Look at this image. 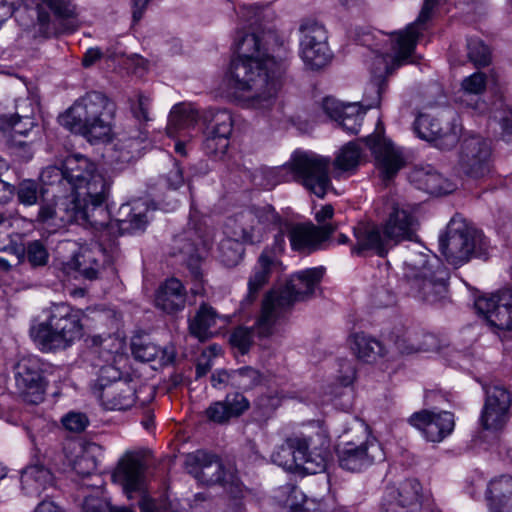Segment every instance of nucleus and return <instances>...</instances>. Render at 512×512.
Masks as SVG:
<instances>
[{
    "instance_id": "51",
    "label": "nucleus",
    "mask_w": 512,
    "mask_h": 512,
    "mask_svg": "<svg viewBox=\"0 0 512 512\" xmlns=\"http://www.w3.org/2000/svg\"><path fill=\"white\" fill-rule=\"evenodd\" d=\"M263 381V376L257 369L246 366L231 371V386L248 391L259 386Z\"/></svg>"
},
{
    "instance_id": "31",
    "label": "nucleus",
    "mask_w": 512,
    "mask_h": 512,
    "mask_svg": "<svg viewBox=\"0 0 512 512\" xmlns=\"http://www.w3.org/2000/svg\"><path fill=\"white\" fill-rule=\"evenodd\" d=\"M249 408V401L240 393L227 395L221 401L212 402L205 410L207 419L216 424H226Z\"/></svg>"
},
{
    "instance_id": "50",
    "label": "nucleus",
    "mask_w": 512,
    "mask_h": 512,
    "mask_svg": "<svg viewBox=\"0 0 512 512\" xmlns=\"http://www.w3.org/2000/svg\"><path fill=\"white\" fill-rule=\"evenodd\" d=\"M241 239L228 237L219 244V259L227 267H234L240 263L244 254Z\"/></svg>"
},
{
    "instance_id": "49",
    "label": "nucleus",
    "mask_w": 512,
    "mask_h": 512,
    "mask_svg": "<svg viewBox=\"0 0 512 512\" xmlns=\"http://www.w3.org/2000/svg\"><path fill=\"white\" fill-rule=\"evenodd\" d=\"M318 36V47H307L300 50V55L307 67L312 70H317L324 67L331 59V52L327 43H323V35Z\"/></svg>"
},
{
    "instance_id": "34",
    "label": "nucleus",
    "mask_w": 512,
    "mask_h": 512,
    "mask_svg": "<svg viewBox=\"0 0 512 512\" xmlns=\"http://www.w3.org/2000/svg\"><path fill=\"white\" fill-rule=\"evenodd\" d=\"M410 182L419 190L432 195L448 194L454 186L432 167L415 168L409 175Z\"/></svg>"
},
{
    "instance_id": "64",
    "label": "nucleus",
    "mask_w": 512,
    "mask_h": 512,
    "mask_svg": "<svg viewBox=\"0 0 512 512\" xmlns=\"http://www.w3.org/2000/svg\"><path fill=\"white\" fill-rule=\"evenodd\" d=\"M141 512H172L170 504L166 500L155 501L143 496L139 502Z\"/></svg>"
},
{
    "instance_id": "6",
    "label": "nucleus",
    "mask_w": 512,
    "mask_h": 512,
    "mask_svg": "<svg viewBox=\"0 0 512 512\" xmlns=\"http://www.w3.org/2000/svg\"><path fill=\"white\" fill-rule=\"evenodd\" d=\"M411 269L407 275L409 295L431 305L447 299L449 273L435 256L418 252L405 260Z\"/></svg>"
},
{
    "instance_id": "40",
    "label": "nucleus",
    "mask_w": 512,
    "mask_h": 512,
    "mask_svg": "<svg viewBox=\"0 0 512 512\" xmlns=\"http://www.w3.org/2000/svg\"><path fill=\"white\" fill-rule=\"evenodd\" d=\"M47 187L42 190V196L51 194L52 202L44 201L38 211L37 221L41 223H53L59 220L62 223H71L68 195L62 193V197H55L51 192H46Z\"/></svg>"
},
{
    "instance_id": "60",
    "label": "nucleus",
    "mask_w": 512,
    "mask_h": 512,
    "mask_svg": "<svg viewBox=\"0 0 512 512\" xmlns=\"http://www.w3.org/2000/svg\"><path fill=\"white\" fill-rule=\"evenodd\" d=\"M62 424L67 430L80 433L89 425V419L84 413L69 412L62 418Z\"/></svg>"
},
{
    "instance_id": "61",
    "label": "nucleus",
    "mask_w": 512,
    "mask_h": 512,
    "mask_svg": "<svg viewBox=\"0 0 512 512\" xmlns=\"http://www.w3.org/2000/svg\"><path fill=\"white\" fill-rule=\"evenodd\" d=\"M140 156L139 148L137 147H133L131 150L121 149L120 140L118 139L117 143L114 145L111 158L115 163L124 165L129 164Z\"/></svg>"
},
{
    "instance_id": "38",
    "label": "nucleus",
    "mask_w": 512,
    "mask_h": 512,
    "mask_svg": "<svg viewBox=\"0 0 512 512\" xmlns=\"http://www.w3.org/2000/svg\"><path fill=\"white\" fill-rule=\"evenodd\" d=\"M487 86V77L482 72H475L465 77L461 83L462 96L461 102L470 106L480 113L486 109V104L481 100V95L485 92Z\"/></svg>"
},
{
    "instance_id": "63",
    "label": "nucleus",
    "mask_w": 512,
    "mask_h": 512,
    "mask_svg": "<svg viewBox=\"0 0 512 512\" xmlns=\"http://www.w3.org/2000/svg\"><path fill=\"white\" fill-rule=\"evenodd\" d=\"M494 119L499 122L506 141L512 142V110L503 109L494 112Z\"/></svg>"
},
{
    "instance_id": "56",
    "label": "nucleus",
    "mask_w": 512,
    "mask_h": 512,
    "mask_svg": "<svg viewBox=\"0 0 512 512\" xmlns=\"http://www.w3.org/2000/svg\"><path fill=\"white\" fill-rule=\"evenodd\" d=\"M300 31L302 33V38L300 41L301 49H306L307 47H318V39L317 34L321 33L323 35V43H327V33L325 28L316 23V22H306L300 26Z\"/></svg>"
},
{
    "instance_id": "7",
    "label": "nucleus",
    "mask_w": 512,
    "mask_h": 512,
    "mask_svg": "<svg viewBox=\"0 0 512 512\" xmlns=\"http://www.w3.org/2000/svg\"><path fill=\"white\" fill-rule=\"evenodd\" d=\"M337 455L340 467L351 472H361L385 458L369 426L358 419L345 431Z\"/></svg>"
},
{
    "instance_id": "17",
    "label": "nucleus",
    "mask_w": 512,
    "mask_h": 512,
    "mask_svg": "<svg viewBox=\"0 0 512 512\" xmlns=\"http://www.w3.org/2000/svg\"><path fill=\"white\" fill-rule=\"evenodd\" d=\"M202 121L208 133L204 141L206 153L214 157L224 155L229 147L233 127L230 112L225 109H207L202 113Z\"/></svg>"
},
{
    "instance_id": "13",
    "label": "nucleus",
    "mask_w": 512,
    "mask_h": 512,
    "mask_svg": "<svg viewBox=\"0 0 512 512\" xmlns=\"http://www.w3.org/2000/svg\"><path fill=\"white\" fill-rule=\"evenodd\" d=\"M278 218L271 205L250 207L229 218L226 229L232 237L254 244L262 240L266 228L276 223Z\"/></svg>"
},
{
    "instance_id": "8",
    "label": "nucleus",
    "mask_w": 512,
    "mask_h": 512,
    "mask_svg": "<svg viewBox=\"0 0 512 512\" xmlns=\"http://www.w3.org/2000/svg\"><path fill=\"white\" fill-rule=\"evenodd\" d=\"M81 314L66 303L53 304L45 322L32 330L43 351L65 349L82 336Z\"/></svg>"
},
{
    "instance_id": "41",
    "label": "nucleus",
    "mask_w": 512,
    "mask_h": 512,
    "mask_svg": "<svg viewBox=\"0 0 512 512\" xmlns=\"http://www.w3.org/2000/svg\"><path fill=\"white\" fill-rule=\"evenodd\" d=\"M131 348L135 359L142 362L158 359L161 365H169L173 363L176 356L174 346L167 345L164 348H159L156 344L142 339L134 340Z\"/></svg>"
},
{
    "instance_id": "30",
    "label": "nucleus",
    "mask_w": 512,
    "mask_h": 512,
    "mask_svg": "<svg viewBox=\"0 0 512 512\" xmlns=\"http://www.w3.org/2000/svg\"><path fill=\"white\" fill-rule=\"evenodd\" d=\"M307 449L298 453V466L308 474H317L325 470L329 457V443L321 435L305 438Z\"/></svg>"
},
{
    "instance_id": "53",
    "label": "nucleus",
    "mask_w": 512,
    "mask_h": 512,
    "mask_svg": "<svg viewBox=\"0 0 512 512\" xmlns=\"http://www.w3.org/2000/svg\"><path fill=\"white\" fill-rule=\"evenodd\" d=\"M285 165L280 167H258L251 173V181L255 186L269 190L281 182V172Z\"/></svg>"
},
{
    "instance_id": "43",
    "label": "nucleus",
    "mask_w": 512,
    "mask_h": 512,
    "mask_svg": "<svg viewBox=\"0 0 512 512\" xmlns=\"http://www.w3.org/2000/svg\"><path fill=\"white\" fill-rule=\"evenodd\" d=\"M273 263L274 257L268 251H263L248 280V294L244 300L248 304L256 299L259 291L268 282Z\"/></svg>"
},
{
    "instance_id": "25",
    "label": "nucleus",
    "mask_w": 512,
    "mask_h": 512,
    "mask_svg": "<svg viewBox=\"0 0 512 512\" xmlns=\"http://www.w3.org/2000/svg\"><path fill=\"white\" fill-rule=\"evenodd\" d=\"M144 469L140 456L127 452L118 461L112 473V480L131 498L132 493L141 491L144 487Z\"/></svg>"
},
{
    "instance_id": "35",
    "label": "nucleus",
    "mask_w": 512,
    "mask_h": 512,
    "mask_svg": "<svg viewBox=\"0 0 512 512\" xmlns=\"http://www.w3.org/2000/svg\"><path fill=\"white\" fill-rule=\"evenodd\" d=\"M148 211L147 203L142 200L122 204L117 212L120 229L131 233L144 231L148 224Z\"/></svg>"
},
{
    "instance_id": "45",
    "label": "nucleus",
    "mask_w": 512,
    "mask_h": 512,
    "mask_svg": "<svg viewBox=\"0 0 512 512\" xmlns=\"http://www.w3.org/2000/svg\"><path fill=\"white\" fill-rule=\"evenodd\" d=\"M102 256L99 248L97 250L83 248L79 253L74 255L68 265L85 278L93 280L98 277L100 272L101 263L99 257Z\"/></svg>"
},
{
    "instance_id": "4",
    "label": "nucleus",
    "mask_w": 512,
    "mask_h": 512,
    "mask_svg": "<svg viewBox=\"0 0 512 512\" xmlns=\"http://www.w3.org/2000/svg\"><path fill=\"white\" fill-rule=\"evenodd\" d=\"M115 111L116 105L107 95L91 91L77 99L59 122L90 143L106 142L111 137Z\"/></svg>"
},
{
    "instance_id": "18",
    "label": "nucleus",
    "mask_w": 512,
    "mask_h": 512,
    "mask_svg": "<svg viewBox=\"0 0 512 512\" xmlns=\"http://www.w3.org/2000/svg\"><path fill=\"white\" fill-rule=\"evenodd\" d=\"M421 484L417 479H406L398 484L386 485L381 502V512H419Z\"/></svg>"
},
{
    "instance_id": "55",
    "label": "nucleus",
    "mask_w": 512,
    "mask_h": 512,
    "mask_svg": "<svg viewBox=\"0 0 512 512\" xmlns=\"http://www.w3.org/2000/svg\"><path fill=\"white\" fill-rule=\"evenodd\" d=\"M467 49L469 60L476 67H484L490 64L491 52L484 42L477 38H469L467 40Z\"/></svg>"
},
{
    "instance_id": "62",
    "label": "nucleus",
    "mask_w": 512,
    "mask_h": 512,
    "mask_svg": "<svg viewBox=\"0 0 512 512\" xmlns=\"http://www.w3.org/2000/svg\"><path fill=\"white\" fill-rule=\"evenodd\" d=\"M71 466L72 469L82 477L90 475L96 469L94 460L85 453L78 455L72 460Z\"/></svg>"
},
{
    "instance_id": "27",
    "label": "nucleus",
    "mask_w": 512,
    "mask_h": 512,
    "mask_svg": "<svg viewBox=\"0 0 512 512\" xmlns=\"http://www.w3.org/2000/svg\"><path fill=\"white\" fill-rule=\"evenodd\" d=\"M365 141L384 178L390 179L404 166L401 153L380 133L368 136Z\"/></svg>"
},
{
    "instance_id": "15",
    "label": "nucleus",
    "mask_w": 512,
    "mask_h": 512,
    "mask_svg": "<svg viewBox=\"0 0 512 512\" xmlns=\"http://www.w3.org/2000/svg\"><path fill=\"white\" fill-rule=\"evenodd\" d=\"M462 171L474 179L485 178L492 169V148L490 143L480 136H470L463 140L459 155Z\"/></svg>"
},
{
    "instance_id": "23",
    "label": "nucleus",
    "mask_w": 512,
    "mask_h": 512,
    "mask_svg": "<svg viewBox=\"0 0 512 512\" xmlns=\"http://www.w3.org/2000/svg\"><path fill=\"white\" fill-rule=\"evenodd\" d=\"M409 423L418 429L431 442H440L454 429V415L448 411L438 413L422 410L413 413Z\"/></svg>"
},
{
    "instance_id": "36",
    "label": "nucleus",
    "mask_w": 512,
    "mask_h": 512,
    "mask_svg": "<svg viewBox=\"0 0 512 512\" xmlns=\"http://www.w3.org/2000/svg\"><path fill=\"white\" fill-rule=\"evenodd\" d=\"M199 119L202 120V116L198 115L197 110L191 104L175 105L169 115L167 134L173 138L178 135L190 136V131L195 129Z\"/></svg>"
},
{
    "instance_id": "48",
    "label": "nucleus",
    "mask_w": 512,
    "mask_h": 512,
    "mask_svg": "<svg viewBox=\"0 0 512 512\" xmlns=\"http://www.w3.org/2000/svg\"><path fill=\"white\" fill-rule=\"evenodd\" d=\"M34 125L31 108L28 113H19L18 118L7 115L0 116V130L4 133H11L13 139H15L17 135L26 136Z\"/></svg>"
},
{
    "instance_id": "46",
    "label": "nucleus",
    "mask_w": 512,
    "mask_h": 512,
    "mask_svg": "<svg viewBox=\"0 0 512 512\" xmlns=\"http://www.w3.org/2000/svg\"><path fill=\"white\" fill-rule=\"evenodd\" d=\"M218 315L209 305L202 304L195 316L189 320V331L191 335L205 341L211 336L210 329L215 326Z\"/></svg>"
},
{
    "instance_id": "3",
    "label": "nucleus",
    "mask_w": 512,
    "mask_h": 512,
    "mask_svg": "<svg viewBox=\"0 0 512 512\" xmlns=\"http://www.w3.org/2000/svg\"><path fill=\"white\" fill-rule=\"evenodd\" d=\"M323 274L322 267L306 269L292 275L284 287L268 292L262 300L261 310L256 318L258 335H274L281 319L294 303L314 293Z\"/></svg>"
},
{
    "instance_id": "1",
    "label": "nucleus",
    "mask_w": 512,
    "mask_h": 512,
    "mask_svg": "<svg viewBox=\"0 0 512 512\" xmlns=\"http://www.w3.org/2000/svg\"><path fill=\"white\" fill-rule=\"evenodd\" d=\"M240 17L250 27L237 32L234 46L238 53L230 64L233 88L243 93L247 106L267 110L276 102L283 85L285 63L265 52V33L254 27L262 11L258 6L244 5Z\"/></svg>"
},
{
    "instance_id": "26",
    "label": "nucleus",
    "mask_w": 512,
    "mask_h": 512,
    "mask_svg": "<svg viewBox=\"0 0 512 512\" xmlns=\"http://www.w3.org/2000/svg\"><path fill=\"white\" fill-rule=\"evenodd\" d=\"M332 224L315 226L312 223L291 224L287 226L288 238L293 250L298 252H312L318 249L334 231Z\"/></svg>"
},
{
    "instance_id": "9",
    "label": "nucleus",
    "mask_w": 512,
    "mask_h": 512,
    "mask_svg": "<svg viewBox=\"0 0 512 512\" xmlns=\"http://www.w3.org/2000/svg\"><path fill=\"white\" fill-rule=\"evenodd\" d=\"M441 253L454 267L466 264L472 257H486L488 243L484 235L470 226L461 216H454L445 235L439 239Z\"/></svg>"
},
{
    "instance_id": "33",
    "label": "nucleus",
    "mask_w": 512,
    "mask_h": 512,
    "mask_svg": "<svg viewBox=\"0 0 512 512\" xmlns=\"http://www.w3.org/2000/svg\"><path fill=\"white\" fill-rule=\"evenodd\" d=\"M55 483L51 470L40 462L25 467L21 473V487L26 495L40 496Z\"/></svg>"
},
{
    "instance_id": "58",
    "label": "nucleus",
    "mask_w": 512,
    "mask_h": 512,
    "mask_svg": "<svg viewBox=\"0 0 512 512\" xmlns=\"http://www.w3.org/2000/svg\"><path fill=\"white\" fill-rule=\"evenodd\" d=\"M26 257L33 267L45 266L49 259V253L43 243L35 240L28 243Z\"/></svg>"
},
{
    "instance_id": "52",
    "label": "nucleus",
    "mask_w": 512,
    "mask_h": 512,
    "mask_svg": "<svg viewBox=\"0 0 512 512\" xmlns=\"http://www.w3.org/2000/svg\"><path fill=\"white\" fill-rule=\"evenodd\" d=\"M343 113L337 122L343 130L350 134H357L360 131L365 110H362L359 103L345 104Z\"/></svg>"
},
{
    "instance_id": "24",
    "label": "nucleus",
    "mask_w": 512,
    "mask_h": 512,
    "mask_svg": "<svg viewBox=\"0 0 512 512\" xmlns=\"http://www.w3.org/2000/svg\"><path fill=\"white\" fill-rule=\"evenodd\" d=\"M15 383L24 401L37 404L43 400L45 387L38 363L34 359H22L15 367Z\"/></svg>"
},
{
    "instance_id": "54",
    "label": "nucleus",
    "mask_w": 512,
    "mask_h": 512,
    "mask_svg": "<svg viewBox=\"0 0 512 512\" xmlns=\"http://www.w3.org/2000/svg\"><path fill=\"white\" fill-rule=\"evenodd\" d=\"M361 159V151L357 145L350 142L345 145L334 160V167L341 171H350L355 169Z\"/></svg>"
},
{
    "instance_id": "5",
    "label": "nucleus",
    "mask_w": 512,
    "mask_h": 512,
    "mask_svg": "<svg viewBox=\"0 0 512 512\" xmlns=\"http://www.w3.org/2000/svg\"><path fill=\"white\" fill-rule=\"evenodd\" d=\"M46 192L55 197L77 194L79 191L100 194L109 191L110 182L98 171L97 165L87 156L75 153L67 156L61 167L50 166L41 173Z\"/></svg>"
},
{
    "instance_id": "14",
    "label": "nucleus",
    "mask_w": 512,
    "mask_h": 512,
    "mask_svg": "<svg viewBox=\"0 0 512 512\" xmlns=\"http://www.w3.org/2000/svg\"><path fill=\"white\" fill-rule=\"evenodd\" d=\"M109 191L93 194L79 191L68 195L71 223L101 230L109 226L110 213L105 205Z\"/></svg>"
},
{
    "instance_id": "47",
    "label": "nucleus",
    "mask_w": 512,
    "mask_h": 512,
    "mask_svg": "<svg viewBox=\"0 0 512 512\" xmlns=\"http://www.w3.org/2000/svg\"><path fill=\"white\" fill-rule=\"evenodd\" d=\"M273 335L260 337L257 333L256 322L252 327L239 325L235 327L229 335V343L232 348L237 350L240 354L244 355L249 352L254 344V337L259 340L268 339Z\"/></svg>"
},
{
    "instance_id": "44",
    "label": "nucleus",
    "mask_w": 512,
    "mask_h": 512,
    "mask_svg": "<svg viewBox=\"0 0 512 512\" xmlns=\"http://www.w3.org/2000/svg\"><path fill=\"white\" fill-rule=\"evenodd\" d=\"M395 345L401 353L412 354L437 348V340L432 334L406 331L396 339Z\"/></svg>"
},
{
    "instance_id": "59",
    "label": "nucleus",
    "mask_w": 512,
    "mask_h": 512,
    "mask_svg": "<svg viewBox=\"0 0 512 512\" xmlns=\"http://www.w3.org/2000/svg\"><path fill=\"white\" fill-rule=\"evenodd\" d=\"M121 149H133V147L139 148V154H142V151L146 147L147 143V134L141 130H131L129 132H125L119 138Z\"/></svg>"
},
{
    "instance_id": "2",
    "label": "nucleus",
    "mask_w": 512,
    "mask_h": 512,
    "mask_svg": "<svg viewBox=\"0 0 512 512\" xmlns=\"http://www.w3.org/2000/svg\"><path fill=\"white\" fill-rule=\"evenodd\" d=\"M437 3L438 0H425L416 21L409 24L405 30L391 34V53L380 52L376 55L369 88L371 96L366 93L363 100L366 109L379 105L385 86V77L399 66L410 62L421 34V26L431 18Z\"/></svg>"
},
{
    "instance_id": "42",
    "label": "nucleus",
    "mask_w": 512,
    "mask_h": 512,
    "mask_svg": "<svg viewBox=\"0 0 512 512\" xmlns=\"http://www.w3.org/2000/svg\"><path fill=\"white\" fill-rule=\"evenodd\" d=\"M350 348L358 359L367 363L375 362L386 355L384 345L364 333H356L350 337Z\"/></svg>"
},
{
    "instance_id": "28",
    "label": "nucleus",
    "mask_w": 512,
    "mask_h": 512,
    "mask_svg": "<svg viewBox=\"0 0 512 512\" xmlns=\"http://www.w3.org/2000/svg\"><path fill=\"white\" fill-rule=\"evenodd\" d=\"M414 130L419 138L436 142V146L441 149L454 147L459 139L455 127H450L448 123L443 127L437 118L429 114H420L416 118Z\"/></svg>"
},
{
    "instance_id": "19",
    "label": "nucleus",
    "mask_w": 512,
    "mask_h": 512,
    "mask_svg": "<svg viewBox=\"0 0 512 512\" xmlns=\"http://www.w3.org/2000/svg\"><path fill=\"white\" fill-rule=\"evenodd\" d=\"M185 466L189 474L205 485L225 486L233 481L231 472H227L221 460L213 454L198 450L186 456Z\"/></svg>"
},
{
    "instance_id": "22",
    "label": "nucleus",
    "mask_w": 512,
    "mask_h": 512,
    "mask_svg": "<svg viewBox=\"0 0 512 512\" xmlns=\"http://www.w3.org/2000/svg\"><path fill=\"white\" fill-rule=\"evenodd\" d=\"M512 398L503 386L493 385L486 388V397L480 416V422L486 430L503 428L509 418Z\"/></svg>"
},
{
    "instance_id": "20",
    "label": "nucleus",
    "mask_w": 512,
    "mask_h": 512,
    "mask_svg": "<svg viewBox=\"0 0 512 512\" xmlns=\"http://www.w3.org/2000/svg\"><path fill=\"white\" fill-rule=\"evenodd\" d=\"M475 309L488 324L498 330H512V291L501 290L490 296L478 297Z\"/></svg>"
},
{
    "instance_id": "16",
    "label": "nucleus",
    "mask_w": 512,
    "mask_h": 512,
    "mask_svg": "<svg viewBox=\"0 0 512 512\" xmlns=\"http://www.w3.org/2000/svg\"><path fill=\"white\" fill-rule=\"evenodd\" d=\"M37 9V25L39 33L50 37L57 33V30L50 24V14L45 11L49 8L57 21L60 22L63 32H72L77 27V9L71 0H31Z\"/></svg>"
},
{
    "instance_id": "21",
    "label": "nucleus",
    "mask_w": 512,
    "mask_h": 512,
    "mask_svg": "<svg viewBox=\"0 0 512 512\" xmlns=\"http://www.w3.org/2000/svg\"><path fill=\"white\" fill-rule=\"evenodd\" d=\"M355 243L351 246V253L364 256L368 253L380 257L387 255L394 247L381 224L375 222H360L353 228Z\"/></svg>"
},
{
    "instance_id": "11",
    "label": "nucleus",
    "mask_w": 512,
    "mask_h": 512,
    "mask_svg": "<svg viewBox=\"0 0 512 512\" xmlns=\"http://www.w3.org/2000/svg\"><path fill=\"white\" fill-rule=\"evenodd\" d=\"M119 372L113 366H105L93 388L101 405L112 411H124L134 406L137 400V383L132 379H116Z\"/></svg>"
},
{
    "instance_id": "10",
    "label": "nucleus",
    "mask_w": 512,
    "mask_h": 512,
    "mask_svg": "<svg viewBox=\"0 0 512 512\" xmlns=\"http://www.w3.org/2000/svg\"><path fill=\"white\" fill-rule=\"evenodd\" d=\"M330 158L313 152H295L285 164L295 182L319 198L333 190L329 176Z\"/></svg>"
},
{
    "instance_id": "12",
    "label": "nucleus",
    "mask_w": 512,
    "mask_h": 512,
    "mask_svg": "<svg viewBox=\"0 0 512 512\" xmlns=\"http://www.w3.org/2000/svg\"><path fill=\"white\" fill-rule=\"evenodd\" d=\"M382 213L384 221L381 225L394 246L403 241L416 240L419 221L415 205L390 196L383 200Z\"/></svg>"
},
{
    "instance_id": "32",
    "label": "nucleus",
    "mask_w": 512,
    "mask_h": 512,
    "mask_svg": "<svg viewBox=\"0 0 512 512\" xmlns=\"http://www.w3.org/2000/svg\"><path fill=\"white\" fill-rule=\"evenodd\" d=\"M187 293L182 282L176 278L167 279L155 292V306L167 314L177 313L185 308Z\"/></svg>"
},
{
    "instance_id": "37",
    "label": "nucleus",
    "mask_w": 512,
    "mask_h": 512,
    "mask_svg": "<svg viewBox=\"0 0 512 512\" xmlns=\"http://www.w3.org/2000/svg\"><path fill=\"white\" fill-rule=\"evenodd\" d=\"M487 498L491 512H512V476L501 475L491 480Z\"/></svg>"
},
{
    "instance_id": "57",
    "label": "nucleus",
    "mask_w": 512,
    "mask_h": 512,
    "mask_svg": "<svg viewBox=\"0 0 512 512\" xmlns=\"http://www.w3.org/2000/svg\"><path fill=\"white\" fill-rule=\"evenodd\" d=\"M18 201L25 205L31 206L37 203L39 196L38 184L33 180H23L16 189Z\"/></svg>"
},
{
    "instance_id": "39",
    "label": "nucleus",
    "mask_w": 512,
    "mask_h": 512,
    "mask_svg": "<svg viewBox=\"0 0 512 512\" xmlns=\"http://www.w3.org/2000/svg\"><path fill=\"white\" fill-rule=\"evenodd\" d=\"M305 449H307L305 438H287L284 443L275 448L271 454V460L274 464L285 470L299 469L297 456L298 453H302Z\"/></svg>"
},
{
    "instance_id": "29",
    "label": "nucleus",
    "mask_w": 512,
    "mask_h": 512,
    "mask_svg": "<svg viewBox=\"0 0 512 512\" xmlns=\"http://www.w3.org/2000/svg\"><path fill=\"white\" fill-rule=\"evenodd\" d=\"M172 255L180 256L181 260L191 269L193 275L200 276L199 262L205 251V244L200 240L194 230L185 231L174 237L172 244Z\"/></svg>"
}]
</instances>
